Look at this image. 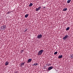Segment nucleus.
I'll use <instances>...</instances> for the list:
<instances>
[{
    "label": "nucleus",
    "instance_id": "24",
    "mask_svg": "<svg viewBox=\"0 0 73 73\" xmlns=\"http://www.w3.org/2000/svg\"><path fill=\"white\" fill-rule=\"evenodd\" d=\"M23 51H24V50H22V52H23Z\"/></svg>",
    "mask_w": 73,
    "mask_h": 73
},
{
    "label": "nucleus",
    "instance_id": "4",
    "mask_svg": "<svg viewBox=\"0 0 73 73\" xmlns=\"http://www.w3.org/2000/svg\"><path fill=\"white\" fill-rule=\"evenodd\" d=\"M41 7H39L38 8H36L35 9V11H38L40 9H41Z\"/></svg>",
    "mask_w": 73,
    "mask_h": 73
},
{
    "label": "nucleus",
    "instance_id": "23",
    "mask_svg": "<svg viewBox=\"0 0 73 73\" xmlns=\"http://www.w3.org/2000/svg\"><path fill=\"white\" fill-rule=\"evenodd\" d=\"M1 28V29H2V28H3V27H2L1 26V28Z\"/></svg>",
    "mask_w": 73,
    "mask_h": 73
},
{
    "label": "nucleus",
    "instance_id": "22",
    "mask_svg": "<svg viewBox=\"0 0 73 73\" xmlns=\"http://www.w3.org/2000/svg\"><path fill=\"white\" fill-rule=\"evenodd\" d=\"M45 8H46L45 7H43V9H45Z\"/></svg>",
    "mask_w": 73,
    "mask_h": 73
},
{
    "label": "nucleus",
    "instance_id": "9",
    "mask_svg": "<svg viewBox=\"0 0 73 73\" xmlns=\"http://www.w3.org/2000/svg\"><path fill=\"white\" fill-rule=\"evenodd\" d=\"M62 57V55H60L58 56V58H61Z\"/></svg>",
    "mask_w": 73,
    "mask_h": 73
},
{
    "label": "nucleus",
    "instance_id": "6",
    "mask_svg": "<svg viewBox=\"0 0 73 73\" xmlns=\"http://www.w3.org/2000/svg\"><path fill=\"white\" fill-rule=\"evenodd\" d=\"M32 59H29L27 61V63H28V62H32Z\"/></svg>",
    "mask_w": 73,
    "mask_h": 73
},
{
    "label": "nucleus",
    "instance_id": "12",
    "mask_svg": "<svg viewBox=\"0 0 73 73\" xmlns=\"http://www.w3.org/2000/svg\"><path fill=\"white\" fill-rule=\"evenodd\" d=\"M24 63H22L21 64V67H22V66H24Z\"/></svg>",
    "mask_w": 73,
    "mask_h": 73
},
{
    "label": "nucleus",
    "instance_id": "11",
    "mask_svg": "<svg viewBox=\"0 0 73 73\" xmlns=\"http://www.w3.org/2000/svg\"><path fill=\"white\" fill-rule=\"evenodd\" d=\"M67 8H64L63 9V11H67Z\"/></svg>",
    "mask_w": 73,
    "mask_h": 73
},
{
    "label": "nucleus",
    "instance_id": "10",
    "mask_svg": "<svg viewBox=\"0 0 73 73\" xmlns=\"http://www.w3.org/2000/svg\"><path fill=\"white\" fill-rule=\"evenodd\" d=\"M38 65V64L37 63H35L33 64V66H36Z\"/></svg>",
    "mask_w": 73,
    "mask_h": 73
},
{
    "label": "nucleus",
    "instance_id": "3",
    "mask_svg": "<svg viewBox=\"0 0 73 73\" xmlns=\"http://www.w3.org/2000/svg\"><path fill=\"white\" fill-rule=\"evenodd\" d=\"M42 38V35L39 34L37 36V38L38 39L41 38Z\"/></svg>",
    "mask_w": 73,
    "mask_h": 73
},
{
    "label": "nucleus",
    "instance_id": "7",
    "mask_svg": "<svg viewBox=\"0 0 73 73\" xmlns=\"http://www.w3.org/2000/svg\"><path fill=\"white\" fill-rule=\"evenodd\" d=\"M2 29L3 30H5L6 29V27H7L6 26H2Z\"/></svg>",
    "mask_w": 73,
    "mask_h": 73
},
{
    "label": "nucleus",
    "instance_id": "18",
    "mask_svg": "<svg viewBox=\"0 0 73 73\" xmlns=\"http://www.w3.org/2000/svg\"><path fill=\"white\" fill-rule=\"evenodd\" d=\"M70 56L71 57V58H73V54H71L70 55Z\"/></svg>",
    "mask_w": 73,
    "mask_h": 73
},
{
    "label": "nucleus",
    "instance_id": "14",
    "mask_svg": "<svg viewBox=\"0 0 73 73\" xmlns=\"http://www.w3.org/2000/svg\"><path fill=\"white\" fill-rule=\"evenodd\" d=\"M25 18H27V17H28V14H26L25 16Z\"/></svg>",
    "mask_w": 73,
    "mask_h": 73
},
{
    "label": "nucleus",
    "instance_id": "8",
    "mask_svg": "<svg viewBox=\"0 0 73 73\" xmlns=\"http://www.w3.org/2000/svg\"><path fill=\"white\" fill-rule=\"evenodd\" d=\"M9 64V62L7 61V62H6V63L5 64V65H6V66H7V65H8Z\"/></svg>",
    "mask_w": 73,
    "mask_h": 73
},
{
    "label": "nucleus",
    "instance_id": "15",
    "mask_svg": "<svg viewBox=\"0 0 73 73\" xmlns=\"http://www.w3.org/2000/svg\"><path fill=\"white\" fill-rule=\"evenodd\" d=\"M71 1V0H69L67 1V3L68 4H69V3H70V2Z\"/></svg>",
    "mask_w": 73,
    "mask_h": 73
},
{
    "label": "nucleus",
    "instance_id": "2",
    "mask_svg": "<svg viewBox=\"0 0 73 73\" xmlns=\"http://www.w3.org/2000/svg\"><path fill=\"white\" fill-rule=\"evenodd\" d=\"M68 37H69V36L67 35L63 38V39H64V40H66V39L67 38H68Z\"/></svg>",
    "mask_w": 73,
    "mask_h": 73
},
{
    "label": "nucleus",
    "instance_id": "17",
    "mask_svg": "<svg viewBox=\"0 0 73 73\" xmlns=\"http://www.w3.org/2000/svg\"><path fill=\"white\" fill-rule=\"evenodd\" d=\"M58 53V52H57V51H56V52H55L54 53V54H57Z\"/></svg>",
    "mask_w": 73,
    "mask_h": 73
},
{
    "label": "nucleus",
    "instance_id": "20",
    "mask_svg": "<svg viewBox=\"0 0 73 73\" xmlns=\"http://www.w3.org/2000/svg\"><path fill=\"white\" fill-rule=\"evenodd\" d=\"M9 13H11V12L9 11L7 13V14H9Z\"/></svg>",
    "mask_w": 73,
    "mask_h": 73
},
{
    "label": "nucleus",
    "instance_id": "5",
    "mask_svg": "<svg viewBox=\"0 0 73 73\" xmlns=\"http://www.w3.org/2000/svg\"><path fill=\"white\" fill-rule=\"evenodd\" d=\"M53 68V67L52 66H51L50 67H48V70H50L51 69H52Z\"/></svg>",
    "mask_w": 73,
    "mask_h": 73
},
{
    "label": "nucleus",
    "instance_id": "19",
    "mask_svg": "<svg viewBox=\"0 0 73 73\" xmlns=\"http://www.w3.org/2000/svg\"><path fill=\"white\" fill-rule=\"evenodd\" d=\"M28 31L27 29H26V30H25V31H24V32H27V31Z\"/></svg>",
    "mask_w": 73,
    "mask_h": 73
},
{
    "label": "nucleus",
    "instance_id": "16",
    "mask_svg": "<svg viewBox=\"0 0 73 73\" xmlns=\"http://www.w3.org/2000/svg\"><path fill=\"white\" fill-rule=\"evenodd\" d=\"M70 28L69 27H68L66 28V31H68L69 30Z\"/></svg>",
    "mask_w": 73,
    "mask_h": 73
},
{
    "label": "nucleus",
    "instance_id": "1",
    "mask_svg": "<svg viewBox=\"0 0 73 73\" xmlns=\"http://www.w3.org/2000/svg\"><path fill=\"white\" fill-rule=\"evenodd\" d=\"M43 52H44V50H39L38 52V56H40V55H41L42 54V53Z\"/></svg>",
    "mask_w": 73,
    "mask_h": 73
},
{
    "label": "nucleus",
    "instance_id": "21",
    "mask_svg": "<svg viewBox=\"0 0 73 73\" xmlns=\"http://www.w3.org/2000/svg\"><path fill=\"white\" fill-rule=\"evenodd\" d=\"M48 64V66H50V65H51V64Z\"/></svg>",
    "mask_w": 73,
    "mask_h": 73
},
{
    "label": "nucleus",
    "instance_id": "13",
    "mask_svg": "<svg viewBox=\"0 0 73 73\" xmlns=\"http://www.w3.org/2000/svg\"><path fill=\"white\" fill-rule=\"evenodd\" d=\"M32 5H33V4L32 3H30L29 5V7H32Z\"/></svg>",
    "mask_w": 73,
    "mask_h": 73
}]
</instances>
